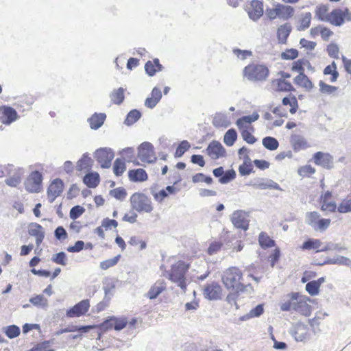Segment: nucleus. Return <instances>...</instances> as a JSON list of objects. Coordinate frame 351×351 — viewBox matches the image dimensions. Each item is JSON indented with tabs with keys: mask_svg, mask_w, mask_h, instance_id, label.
<instances>
[{
	"mask_svg": "<svg viewBox=\"0 0 351 351\" xmlns=\"http://www.w3.org/2000/svg\"><path fill=\"white\" fill-rule=\"evenodd\" d=\"M18 115L14 109L11 107H5L4 108L3 115L1 117V121L3 123L9 125L16 121Z\"/></svg>",
	"mask_w": 351,
	"mask_h": 351,
	"instance_id": "26",
	"label": "nucleus"
},
{
	"mask_svg": "<svg viewBox=\"0 0 351 351\" xmlns=\"http://www.w3.org/2000/svg\"><path fill=\"white\" fill-rule=\"evenodd\" d=\"M272 86H274L275 90L277 91H294L295 88L289 82L283 79H275L271 82Z\"/></svg>",
	"mask_w": 351,
	"mask_h": 351,
	"instance_id": "27",
	"label": "nucleus"
},
{
	"mask_svg": "<svg viewBox=\"0 0 351 351\" xmlns=\"http://www.w3.org/2000/svg\"><path fill=\"white\" fill-rule=\"evenodd\" d=\"M319 215L317 212H308L306 214L305 222L314 228L317 223Z\"/></svg>",
	"mask_w": 351,
	"mask_h": 351,
	"instance_id": "52",
	"label": "nucleus"
},
{
	"mask_svg": "<svg viewBox=\"0 0 351 351\" xmlns=\"http://www.w3.org/2000/svg\"><path fill=\"white\" fill-rule=\"evenodd\" d=\"M237 138V134L234 129L228 130L224 134L223 142L227 146H232Z\"/></svg>",
	"mask_w": 351,
	"mask_h": 351,
	"instance_id": "42",
	"label": "nucleus"
},
{
	"mask_svg": "<svg viewBox=\"0 0 351 351\" xmlns=\"http://www.w3.org/2000/svg\"><path fill=\"white\" fill-rule=\"evenodd\" d=\"M319 86L320 87L319 90L322 93L324 94H332L337 90V87L333 86L326 84L323 81H319Z\"/></svg>",
	"mask_w": 351,
	"mask_h": 351,
	"instance_id": "58",
	"label": "nucleus"
},
{
	"mask_svg": "<svg viewBox=\"0 0 351 351\" xmlns=\"http://www.w3.org/2000/svg\"><path fill=\"white\" fill-rule=\"evenodd\" d=\"M192 181L194 183L204 182L208 184H210L213 182V178L210 176H206L202 173H198L193 176Z\"/></svg>",
	"mask_w": 351,
	"mask_h": 351,
	"instance_id": "60",
	"label": "nucleus"
},
{
	"mask_svg": "<svg viewBox=\"0 0 351 351\" xmlns=\"http://www.w3.org/2000/svg\"><path fill=\"white\" fill-rule=\"evenodd\" d=\"M236 173L233 169L228 170L223 174L219 181L221 184H226L234 179Z\"/></svg>",
	"mask_w": 351,
	"mask_h": 351,
	"instance_id": "62",
	"label": "nucleus"
},
{
	"mask_svg": "<svg viewBox=\"0 0 351 351\" xmlns=\"http://www.w3.org/2000/svg\"><path fill=\"white\" fill-rule=\"evenodd\" d=\"M166 289V283L164 280H158L146 293L147 298L150 300L156 299L162 291Z\"/></svg>",
	"mask_w": 351,
	"mask_h": 351,
	"instance_id": "17",
	"label": "nucleus"
},
{
	"mask_svg": "<svg viewBox=\"0 0 351 351\" xmlns=\"http://www.w3.org/2000/svg\"><path fill=\"white\" fill-rule=\"evenodd\" d=\"M263 14V2L253 0L251 2V10L248 12L249 17L254 21H258Z\"/></svg>",
	"mask_w": 351,
	"mask_h": 351,
	"instance_id": "18",
	"label": "nucleus"
},
{
	"mask_svg": "<svg viewBox=\"0 0 351 351\" xmlns=\"http://www.w3.org/2000/svg\"><path fill=\"white\" fill-rule=\"evenodd\" d=\"M324 75H332L330 81L335 82L339 77V73L337 71V65L335 62H332L331 64L328 65L324 70Z\"/></svg>",
	"mask_w": 351,
	"mask_h": 351,
	"instance_id": "45",
	"label": "nucleus"
},
{
	"mask_svg": "<svg viewBox=\"0 0 351 351\" xmlns=\"http://www.w3.org/2000/svg\"><path fill=\"white\" fill-rule=\"evenodd\" d=\"M300 298L298 293H291L286 295L284 302L280 304V309L282 311H289L293 309V302L297 301Z\"/></svg>",
	"mask_w": 351,
	"mask_h": 351,
	"instance_id": "23",
	"label": "nucleus"
},
{
	"mask_svg": "<svg viewBox=\"0 0 351 351\" xmlns=\"http://www.w3.org/2000/svg\"><path fill=\"white\" fill-rule=\"evenodd\" d=\"M3 332L10 339H13L20 335V328L16 325H10L3 328Z\"/></svg>",
	"mask_w": 351,
	"mask_h": 351,
	"instance_id": "49",
	"label": "nucleus"
},
{
	"mask_svg": "<svg viewBox=\"0 0 351 351\" xmlns=\"http://www.w3.org/2000/svg\"><path fill=\"white\" fill-rule=\"evenodd\" d=\"M324 264H338L342 265H350L351 261L347 257L343 256H337L332 258H328Z\"/></svg>",
	"mask_w": 351,
	"mask_h": 351,
	"instance_id": "44",
	"label": "nucleus"
},
{
	"mask_svg": "<svg viewBox=\"0 0 351 351\" xmlns=\"http://www.w3.org/2000/svg\"><path fill=\"white\" fill-rule=\"evenodd\" d=\"M242 273L235 267L226 269L222 276L223 283L228 289H232L237 293L242 291L244 285L241 282Z\"/></svg>",
	"mask_w": 351,
	"mask_h": 351,
	"instance_id": "1",
	"label": "nucleus"
},
{
	"mask_svg": "<svg viewBox=\"0 0 351 351\" xmlns=\"http://www.w3.org/2000/svg\"><path fill=\"white\" fill-rule=\"evenodd\" d=\"M90 328H92L91 326H71L62 329L60 333L75 331H78L80 332H87L90 330Z\"/></svg>",
	"mask_w": 351,
	"mask_h": 351,
	"instance_id": "54",
	"label": "nucleus"
},
{
	"mask_svg": "<svg viewBox=\"0 0 351 351\" xmlns=\"http://www.w3.org/2000/svg\"><path fill=\"white\" fill-rule=\"evenodd\" d=\"M121 255H117L112 258L107 259L100 263V268L104 270H106L110 267L116 265L119 261Z\"/></svg>",
	"mask_w": 351,
	"mask_h": 351,
	"instance_id": "53",
	"label": "nucleus"
},
{
	"mask_svg": "<svg viewBox=\"0 0 351 351\" xmlns=\"http://www.w3.org/2000/svg\"><path fill=\"white\" fill-rule=\"evenodd\" d=\"M278 10L279 18L284 20H287L291 18L294 14V8L290 5H285L283 4L278 3Z\"/></svg>",
	"mask_w": 351,
	"mask_h": 351,
	"instance_id": "30",
	"label": "nucleus"
},
{
	"mask_svg": "<svg viewBox=\"0 0 351 351\" xmlns=\"http://www.w3.org/2000/svg\"><path fill=\"white\" fill-rule=\"evenodd\" d=\"M263 145L270 151H274L278 149L279 143L276 138L271 136H266L262 140Z\"/></svg>",
	"mask_w": 351,
	"mask_h": 351,
	"instance_id": "39",
	"label": "nucleus"
},
{
	"mask_svg": "<svg viewBox=\"0 0 351 351\" xmlns=\"http://www.w3.org/2000/svg\"><path fill=\"white\" fill-rule=\"evenodd\" d=\"M250 185L260 189H270L282 191L280 185L271 180H264L258 178L254 181H251Z\"/></svg>",
	"mask_w": 351,
	"mask_h": 351,
	"instance_id": "15",
	"label": "nucleus"
},
{
	"mask_svg": "<svg viewBox=\"0 0 351 351\" xmlns=\"http://www.w3.org/2000/svg\"><path fill=\"white\" fill-rule=\"evenodd\" d=\"M85 212L84 208L81 206H75L70 210V217L72 219H76Z\"/></svg>",
	"mask_w": 351,
	"mask_h": 351,
	"instance_id": "63",
	"label": "nucleus"
},
{
	"mask_svg": "<svg viewBox=\"0 0 351 351\" xmlns=\"http://www.w3.org/2000/svg\"><path fill=\"white\" fill-rule=\"evenodd\" d=\"M310 308V306L302 299L293 302V310L302 315H308Z\"/></svg>",
	"mask_w": 351,
	"mask_h": 351,
	"instance_id": "33",
	"label": "nucleus"
},
{
	"mask_svg": "<svg viewBox=\"0 0 351 351\" xmlns=\"http://www.w3.org/2000/svg\"><path fill=\"white\" fill-rule=\"evenodd\" d=\"M313 158L317 165L328 169L333 167V157L328 153L317 152L313 155Z\"/></svg>",
	"mask_w": 351,
	"mask_h": 351,
	"instance_id": "10",
	"label": "nucleus"
},
{
	"mask_svg": "<svg viewBox=\"0 0 351 351\" xmlns=\"http://www.w3.org/2000/svg\"><path fill=\"white\" fill-rule=\"evenodd\" d=\"M208 155L214 160L218 159L226 155V150L222 145L216 141L210 143L206 148Z\"/></svg>",
	"mask_w": 351,
	"mask_h": 351,
	"instance_id": "13",
	"label": "nucleus"
},
{
	"mask_svg": "<svg viewBox=\"0 0 351 351\" xmlns=\"http://www.w3.org/2000/svg\"><path fill=\"white\" fill-rule=\"evenodd\" d=\"M23 173V169H19L12 176L5 180V184L9 186L16 187L21 182Z\"/></svg>",
	"mask_w": 351,
	"mask_h": 351,
	"instance_id": "35",
	"label": "nucleus"
},
{
	"mask_svg": "<svg viewBox=\"0 0 351 351\" xmlns=\"http://www.w3.org/2000/svg\"><path fill=\"white\" fill-rule=\"evenodd\" d=\"M204 295L210 300H217L220 298L221 287L217 282L206 285L204 288Z\"/></svg>",
	"mask_w": 351,
	"mask_h": 351,
	"instance_id": "11",
	"label": "nucleus"
},
{
	"mask_svg": "<svg viewBox=\"0 0 351 351\" xmlns=\"http://www.w3.org/2000/svg\"><path fill=\"white\" fill-rule=\"evenodd\" d=\"M311 13L305 12L302 13L299 20L300 25L298 26L297 29L298 31H304L309 27L311 21Z\"/></svg>",
	"mask_w": 351,
	"mask_h": 351,
	"instance_id": "37",
	"label": "nucleus"
},
{
	"mask_svg": "<svg viewBox=\"0 0 351 351\" xmlns=\"http://www.w3.org/2000/svg\"><path fill=\"white\" fill-rule=\"evenodd\" d=\"M141 117V112L137 110H131L127 115L125 119V124L127 125H131L136 122Z\"/></svg>",
	"mask_w": 351,
	"mask_h": 351,
	"instance_id": "47",
	"label": "nucleus"
},
{
	"mask_svg": "<svg viewBox=\"0 0 351 351\" xmlns=\"http://www.w3.org/2000/svg\"><path fill=\"white\" fill-rule=\"evenodd\" d=\"M230 123L228 115L221 112L216 113L213 120V124L217 128H227Z\"/></svg>",
	"mask_w": 351,
	"mask_h": 351,
	"instance_id": "29",
	"label": "nucleus"
},
{
	"mask_svg": "<svg viewBox=\"0 0 351 351\" xmlns=\"http://www.w3.org/2000/svg\"><path fill=\"white\" fill-rule=\"evenodd\" d=\"M233 225L237 228L246 230L248 228L247 215L245 212L239 210L234 211L231 217Z\"/></svg>",
	"mask_w": 351,
	"mask_h": 351,
	"instance_id": "9",
	"label": "nucleus"
},
{
	"mask_svg": "<svg viewBox=\"0 0 351 351\" xmlns=\"http://www.w3.org/2000/svg\"><path fill=\"white\" fill-rule=\"evenodd\" d=\"M138 157L145 162L152 163L156 160L154 146L149 142H144L138 148Z\"/></svg>",
	"mask_w": 351,
	"mask_h": 351,
	"instance_id": "5",
	"label": "nucleus"
},
{
	"mask_svg": "<svg viewBox=\"0 0 351 351\" xmlns=\"http://www.w3.org/2000/svg\"><path fill=\"white\" fill-rule=\"evenodd\" d=\"M344 250H345V247L341 246L339 244L335 243L332 242H328V243H324V245L320 250L322 252H328V251L341 252Z\"/></svg>",
	"mask_w": 351,
	"mask_h": 351,
	"instance_id": "55",
	"label": "nucleus"
},
{
	"mask_svg": "<svg viewBox=\"0 0 351 351\" xmlns=\"http://www.w3.org/2000/svg\"><path fill=\"white\" fill-rule=\"evenodd\" d=\"M191 145L187 141H182L176 149L175 156L176 157H181L185 152H186Z\"/></svg>",
	"mask_w": 351,
	"mask_h": 351,
	"instance_id": "59",
	"label": "nucleus"
},
{
	"mask_svg": "<svg viewBox=\"0 0 351 351\" xmlns=\"http://www.w3.org/2000/svg\"><path fill=\"white\" fill-rule=\"evenodd\" d=\"M293 82L296 85L304 88L306 91H311L314 87L313 82L304 73H300L293 79Z\"/></svg>",
	"mask_w": 351,
	"mask_h": 351,
	"instance_id": "21",
	"label": "nucleus"
},
{
	"mask_svg": "<svg viewBox=\"0 0 351 351\" xmlns=\"http://www.w3.org/2000/svg\"><path fill=\"white\" fill-rule=\"evenodd\" d=\"M282 103L284 106L289 105L291 106L289 112L291 114H294L296 112L298 105L295 97L293 96L291 98L285 97L282 99Z\"/></svg>",
	"mask_w": 351,
	"mask_h": 351,
	"instance_id": "48",
	"label": "nucleus"
},
{
	"mask_svg": "<svg viewBox=\"0 0 351 351\" xmlns=\"http://www.w3.org/2000/svg\"><path fill=\"white\" fill-rule=\"evenodd\" d=\"M239 171L241 176H247L252 172V166L248 156L245 157L244 162L239 166Z\"/></svg>",
	"mask_w": 351,
	"mask_h": 351,
	"instance_id": "43",
	"label": "nucleus"
},
{
	"mask_svg": "<svg viewBox=\"0 0 351 351\" xmlns=\"http://www.w3.org/2000/svg\"><path fill=\"white\" fill-rule=\"evenodd\" d=\"M264 312L263 305L258 304L254 308H252L248 313L241 316L239 319L241 321H246L253 317L261 316Z\"/></svg>",
	"mask_w": 351,
	"mask_h": 351,
	"instance_id": "36",
	"label": "nucleus"
},
{
	"mask_svg": "<svg viewBox=\"0 0 351 351\" xmlns=\"http://www.w3.org/2000/svg\"><path fill=\"white\" fill-rule=\"evenodd\" d=\"M324 245V243L319 239H309L305 241L302 246L303 250H316V252H322L320 250Z\"/></svg>",
	"mask_w": 351,
	"mask_h": 351,
	"instance_id": "31",
	"label": "nucleus"
},
{
	"mask_svg": "<svg viewBox=\"0 0 351 351\" xmlns=\"http://www.w3.org/2000/svg\"><path fill=\"white\" fill-rule=\"evenodd\" d=\"M28 233L32 237H38L40 234H45L43 227L37 223H31L29 225Z\"/></svg>",
	"mask_w": 351,
	"mask_h": 351,
	"instance_id": "51",
	"label": "nucleus"
},
{
	"mask_svg": "<svg viewBox=\"0 0 351 351\" xmlns=\"http://www.w3.org/2000/svg\"><path fill=\"white\" fill-rule=\"evenodd\" d=\"M128 324L125 318H117L112 317L106 319L103 324L102 326L106 329L114 327L116 330H121L124 328Z\"/></svg>",
	"mask_w": 351,
	"mask_h": 351,
	"instance_id": "16",
	"label": "nucleus"
},
{
	"mask_svg": "<svg viewBox=\"0 0 351 351\" xmlns=\"http://www.w3.org/2000/svg\"><path fill=\"white\" fill-rule=\"evenodd\" d=\"M84 184L89 188H95L99 183V176L97 173H87L83 179Z\"/></svg>",
	"mask_w": 351,
	"mask_h": 351,
	"instance_id": "32",
	"label": "nucleus"
},
{
	"mask_svg": "<svg viewBox=\"0 0 351 351\" xmlns=\"http://www.w3.org/2000/svg\"><path fill=\"white\" fill-rule=\"evenodd\" d=\"M126 166L125 162L117 158L114 162L113 172L117 176H121L125 171Z\"/></svg>",
	"mask_w": 351,
	"mask_h": 351,
	"instance_id": "50",
	"label": "nucleus"
},
{
	"mask_svg": "<svg viewBox=\"0 0 351 351\" xmlns=\"http://www.w3.org/2000/svg\"><path fill=\"white\" fill-rule=\"evenodd\" d=\"M110 98L114 104H121L124 100V89L123 88H119L114 90L110 94Z\"/></svg>",
	"mask_w": 351,
	"mask_h": 351,
	"instance_id": "46",
	"label": "nucleus"
},
{
	"mask_svg": "<svg viewBox=\"0 0 351 351\" xmlns=\"http://www.w3.org/2000/svg\"><path fill=\"white\" fill-rule=\"evenodd\" d=\"M259 114L254 112L251 115L243 116L237 121V125L240 129H247V125L258 120Z\"/></svg>",
	"mask_w": 351,
	"mask_h": 351,
	"instance_id": "28",
	"label": "nucleus"
},
{
	"mask_svg": "<svg viewBox=\"0 0 351 351\" xmlns=\"http://www.w3.org/2000/svg\"><path fill=\"white\" fill-rule=\"evenodd\" d=\"M244 75L250 81H265L269 75V69L262 64H250L243 70Z\"/></svg>",
	"mask_w": 351,
	"mask_h": 351,
	"instance_id": "3",
	"label": "nucleus"
},
{
	"mask_svg": "<svg viewBox=\"0 0 351 351\" xmlns=\"http://www.w3.org/2000/svg\"><path fill=\"white\" fill-rule=\"evenodd\" d=\"M63 182L60 179L54 180L49 185L47 195L49 202L52 203L63 191Z\"/></svg>",
	"mask_w": 351,
	"mask_h": 351,
	"instance_id": "14",
	"label": "nucleus"
},
{
	"mask_svg": "<svg viewBox=\"0 0 351 351\" xmlns=\"http://www.w3.org/2000/svg\"><path fill=\"white\" fill-rule=\"evenodd\" d=\"M89 307V300H83L68 310L66 312V316L69 317H80L84 315L88 311Z\"/></svg>",
	"mask_w": 351,
	"mask_h": 351,
	"instance_id": "12",
	"label": "nucleus"
},
{
	"mask_svg": "<svg viewBox=\"0 0 351 351\" xmlns=\"http://www.w3.org/2000/svg\"><path fill=\"white\" fill-rule=\"evenodd\" d=\"M258 242L263 248H267L273 247L275 245V241L271 239L267 233L261 232L258 237Z\"/></svg>",
	"mask_w": 351,
	"mask_h": 351,
	"instance_id": "40",
	"label": "nucleus"
},
{
	"mask_svg": "<svg viewBox=\"0 0 351 351\" xmlns=\"http://www.w3.org/2000/svg\"><path fill=\"white\" fill-rule=\"evenodd\" d=\"M130 202L132 208L139 213H149L153 210L150 199L143 193H134L130 197Z\"/></svg>",
	"mask_w": 351,
	"mask_h": 351,
	"instance_id": "4",
	"label": "nucleus"
},
{
	"mask_svg": "<svg viewBox=\"0 0 351 351\" xmlns=\"http://www.w3.org/2000/svg\"><path fill=\"white\" fill-rule=\"evenodd\" d=\"M43 176L37 171L32 172L25 181V186L30 193H38L40 190Z\"/></svg>",
	"mask_w": 351,
	"mask_h": 351,
	"instance_id": "7",
	"label": "nucleus"
},
{
	"mask_svg": "<svg viewBox=\"0 0 351 351\" xmlns=\"http://www.w3.org/2000/svg\"><path fill=\"white\" fill-rule=\"evenodd\" d=\"M189 269V265L182 261H178L173 265L169 274V279L184 290L186 287L185 274Z\"/></svg>",
	"mask_w": 351,
	"mask_h": 351,
	"instance_id": "2",
	"label": "nucleus"
},
{
	"mask_svg": "<svg viewBox=\"0 0 351 351\" xmlns=\"http://www.w3.org/2000/svg\"><path fill=\"white\" fill-rule=\"evenodd\" d=\"M319 285L315 280L311 281L306 285V291L312 296L319 293Z\"/></svg>",
	"mask_w": 351,
	"mask_h": 351,
	"instance_id": "56",
	"label": "nucleus"
},
{
	"mask_svg": "<svg viewBox=\"0 0 351 351\" xmlns=\"http://www.w3.org/2000/svg\"><path fill=\"white\" fill-rule=\"evenodd\" d=\"M29 302L37 307L45 308L48 306V300L43 295H37L31 298Z\"/></svg>",
	"mask_w": 351,
	"mask_h": 351,
	"instance_id": "41",
	"label": "nucleus"
},
{
	"mask_svg": "<svg viewBox=\"0 0 351 351\" xmlns=\"http://www.w3.org/2000/svg\"><path fill=\"white\" fill-rule=\"evenodd\" d=\"M298 56V50L295 49H287L285 52L282 53L281 58L283 60H293Z\"/></svg>",
	"mask_w": 351,
	"mask_h": 351,
	"instance_id": "64",
	"label": "nucleus"
},
{
	"mask_svg": "<svg viewBox=\"0 0 351 351\" xmlns=\"http://www.w3.org/2000/svg\"><path fill=\"white\" fill-rule=\"evenodd\" d=\"M343 12L341 9H334L329 13L327 22L335 26H341L344 23Z\"/></svg>",
	"mask_w": 351,
	"mask_h": 351,
	"instance_id": "19",
	"label": "nucleus"
},
{
	"mask_svg": "<svg viewBox=\"0 0 351 351\" xmlns=\"http://www.w3.org/2000/svg\"><path fill=\"white\" fill-rule=\"evenodd\" d=\"M129 179L132 182H143L147 180L148 176L143 169H132L128 171Z\"/></svg>",
	"mask_w": 351,
	"mask_h": 351,
	"instance_id": "24",
	"label": "nucleus"
},
{
	"mask_svg": "<svg viewBox=\"0 0 351 351\" xmlns=\"http://www.w3.org/2000/svg\"><path fill=\"white\" fill-rule=\"evenodd\" d=\"M106 119L105 113H97L93 114L88 119V121L90 124V127L93 130H97L104 124Z\"/></svg>",
	"mask_w": 351,
	"mask_h": 351,
	"instance_id": "22",
	"label": "nucleus"
},
{
	"mask_svg": "<svg viewBox=\"0 0 351 351\" xmlns=\"http://www.w3.org/2000/svg\"><path fill=\"white\" fill-rule=\"evenodd\" d=\"M110 194L119 200L124 199L127 195L126 191L121 187L111 190Z\"/></svg>",
	"mask_w": 351,
	"mask_h": 351,
	"instance_id": "61",
	"label": "nucleus"
},
{
	"mask_svg": "<svg viewBox=\"0 0 351 351\" xmlns=\"http://www.w3.org/2000/svg\"><path fill=\"white\" fill-rule=\"evenodd\" d=\"M51 261L56 264H59L65 266L67 264L66 262V254L64 252H60L55 254L51 257Z\"/></svg>",
	"mask_w": 351,
	"mask_h": 351,
	"instance_id": "57",
	"label": "nucleus"
},
{
	"mask_svg": "<svg viewBox=\"0 0 351 351\" xmlns=\"http://www.w3.org/2000/svg\"><path fill=\"white\" fill-rule=\"evenodd\" d=\"M328 15L329 13L328 5L321 4L317 6L315 11V16L319 21L327 22Z\"/></svg>",
	"mask_w": 351,
	"mask_h": 351,
	"instance_id": "34",
	"label": "nucleus"
},
{
	"mask_svg": "<svg viewBox=\"0 0 351 351\" xmlns=\"http://www.w3.org/2000/svg\"><path fill=\"white\" fill-rule=\"evenodd\" d=\"M291 143L295 152H299L308 147L307 142L305 138L302 136L298 134L291 136Z\"/></svg>",
	"mask_w": 351,
	"mask_h": 351,
	"instance_id": "25",
	"label": "nucleus"
},
{
	"mask_svg": "<svg viewBox=\"0 0 351 351\" xmlns=\"http://www.w3.org/2000/svg\"><path fill=\"white\" fill-rule=\"evenodd\" d=\"M291 30L292 26L290 23H287L280 25L277 29L278 43L280 44H285Z\"/></svg>",
	"mask_w": 351,
	"mask_h": 351,
	"instance_id": "20",
	"label": "nucleus"
},
{
	"mask_svg": "<svg viewBox=\"0 0 351 351\" xmlns=\"http://www.w3.org/2000/svg\"><path fill=\"white\" fill-rule=\"evenodd\" d=\"M93 162V160L88 156V154H84L82 158L78 160L77 163V171H82L84 169H88Z\"/></svg>",
	"mask_w": 351,
	"mask_h": 351,
	"instance_id": "38",
	"label": "nucleus"
},
{
	"mask_svg": "<svg viewBox=\"0 0 351 351\" xmlns=\"http://www.w3.org/2000/svg\"><path fill=\"white\" fill-rule=\"evenodd\" d=\"M296 341H306L310 339V328L302 323L296 324L290 331Z\"/></svg>",
	"mask_w": 351,
	"mask_h": 351,
	"instance_id": "8",
	"label": "nucleus"
},
{
	"mask_svg": "<svg viewBox=\"0 0 351 351\" xmlns=\"http://www.w3.org/2000/svg\"><path fill=\"white\" fill-rule=\"evenodd\" d=\"M114 156V152L110 148H100L95 152V158L102 168H109Z\"/></svg>",
	"mask_w": 351,
	"mask_h": 351,
	"instance_id": "6",
	"label": "nucleus"
}]
</instances>
